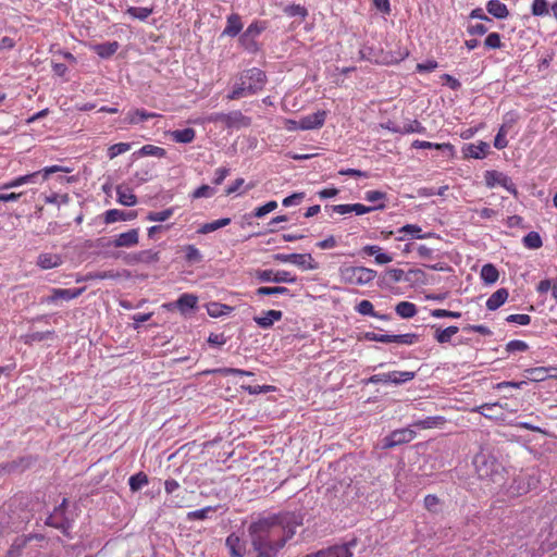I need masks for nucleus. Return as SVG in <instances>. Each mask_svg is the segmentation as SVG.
Instances as JSON below:
<instances>
[{"label": "nucleus", "instance_id": "obj_34", "mask_svg": "<svg viewBox=\"0 0 557 557\" xmlns=\"http://www.w3.org/2000/svg\"><path fill=\"white\" fill-rule=\"evenodd\" d=\"M387 128L394 133H400V134H411V133L421 134L425 131V127L418 120H412L409 123L405 124L403 127L387 126Z\"/></svg>", "mask_w": 557, "mask_h": 557}, {"label": "nucleus", "instance_id": "obj_10", "mask_svg": "<svg viewBox=\"0 0 557 557\" xmlns=\"http://www.w3.org/2000/svg\"><path fill=\"white\" fill-rule=\"evenodd\" d=\"M256 277L260 282H274V283H295L297 277L290 272L285 270H258L256 271Z\"/></svg>", "mask_w": 557, "mask_h": 557}, {"label": "nucleus", "instance_id": "obj_40", "mask_svg": "<svg viewBox=\"0 0 557 557\" xmlns=\"http://www.w3.org/2000/svg\"><path fill=\"white\" fill-rule=\"evenodd\" d=\"M481 277L485 283L493 284L498 280L499 273L493 264L487 263L481 269Z\"/></svg>", "mask_w": 557, "mask_h": 557}, {"label": "nucleus", "instance_id": "obj_33", "mask_svg": "<svg viewBox=\"0 0 557 557\" xmlns=\"http://www.w3.org/2000/svg\"><path fill=\"white\" fill-rule=\"evenodd\" d=\"M397 233H406L410 238H430L433 236V233H422V228L417 224H406L403 227L398 228Z\"/></svg>", "mask_w": 557, "mask_h": 557}, {"label": "nucleus", "instance_id": "obj_57", "mask_svg": "<svg viewBox=\"0 0 557 557\" xmlns=\"http://www.w3.org/2000/svg\"><path fill=\"white\" fill-rule=\"evenodd\" d=\"M484 46L487 49H499L503 46L500 35L498 33H490L484 40Z\"/></svg>", "mask_w": 557, "mask_h": 557}, {"label": "nucleus", "instance_id": "obj_39", "mask_svg": "<svg viewBox=\"0 0 557 557\" xmlns=\"http://www.w3.org/2000/svg\"><path fill=\"white\" fill-rule=\"evenodd\" d=\"M153 13V8L146 7H128L126 10V14H128L133 18H137L139 21L147 20Z\"/></svg>", "mask_w": 557, "mask_h": 557}, {"label": "nucleus", "instance_id": "obj_19", "mask_svg": "<svg viewBox=\"0 0 557 557\" xmlns=\"http://www.w3.org/2000/svg\"><path fill=\"white\" fill-rule=\"evenodd\" d=\"M242 17L238 13H232L227 16L226 26L222 33V35L235 37L243 29Z\"/></svg>", "mask_w": 557, "mask_h": 557}, {"label": "nucleus", "instance_id": "obj_21", "mask_svg": "<svg viewBox=\"0 0 557 557\" xmlns=\"http://www.w3.org/2000/svg\"><path fill=\"white\" fill-rule=\"evenodd\" d=\"M39 176V173L33 172L26 175H21L17 177L12 178L9 182L3 183L0 185V190H7L15 187H20L25 184H34L36 183V178Z\"/></svg>", "mask_w": 557, "mask_h": 557}, {"label": "nucleus", "instance_id": "obj_49", "mask_svg": "<svg viewBox=\"0 0 557 557\" xmlns=\"http://www.w3.org/2000/svg\"><path fill=\"white\" fill-rule=\"evenodd\" d=\"M129 149H131L129 143H119V144L111 145L108 148V157H109V159L112 160V159L116 158L117 156L127 152Z\"/></svg>", "mask_w": 557, "mask_h": 557}, {"label": "nucleus", "instance_id": "obj_45", "mask_svg": "<svg viewBox=\"0 0 557 557\" xmlns=\"http://www.w3.org/2000/svg\"><path fill=\"white\" fill-rule=\"evenodd\" d=\"M148 482L149 480L147 474L145 472H138L129 478L128 485L133 492H137L143 486L147 485Z\"/></svg>", "mask_w": 557, "mask_h": 557}, {"label": "nucleus", "instance_id": "obj_58", "mask_svg": "<svg viewBox=\"0 0 557 557\" xmlns=\"http://www.w3.org/2000/svg\"><path fill=\"white\" fill-rule=\"evenodd\" d=\"M52 334H53L52 331L33 332V333L26 334L24 336V342H25V344H32L34 342H41V341L47 339Z\"/></svg>", "mask_w": 557, "mask_h": 557}, {"label": "nucleus", "instance_id": "obj_4", "mask_svg": "<svg viewBox=\"0 0 557 557\" xmlns=\"http://www.w3.org/2000/svg\"><path fill=\"white\" fill-rule=\"evenodd\" d=\"M341 278L351 285H366L376 277V271L366 267H342Z\"/></svg>", "mask_w": 557, "mask_h": 557}, {"label": "nucleus", "instance_id": "obj_35", "mask_svg": "<svg viewBox=\"0 0 557 557\" xmlns=\"http://www.w3.org/2000/svg\"><path fill=\"white\" fill-rule=\"evenodd\" d=\"M233 310V307L216 301L210 302L207 306L208 314L212 318H219L222 315L230 314Z\"/></svg>", "mask_w": 557, "mask_h": 557}, {"label": "nucleus", "instance_id": "obj_43", "mask_svg": "<svg viewBox=\"0 0 557 557\" xmlns=\"http://www.w3.org/2000/svg\"><path fill=\"white\" fill-rule=\"evenodd\" d=\"M185 260L188 263H199L202 261V255L195 245H186L183 247Z\"/></svg>", "mask_w": 557, "mask_h": 557}, {"label": "nucleus", "instance_id": "obj_7", "mask_svg": "<svg viewBox=\"0 0 557 557\" xmlns=\"http://www.w3.org/2000/svg\"><path fill=\"white\" fill-rule=\"evenodd\" d=\"M274 260L283 263H293L302 270H315L318 263L310 253H276Z\"/></svg>", "mask_w": 557, "mask_h": 557}, {"label": "nucleus", "instance_id": "obj_18", "mask_svg": "<svg viewBox=\"0 0 557 557\" xmlns=\"http://www.w3.org/2000/svg\"><path fill=\"white\" fill-rule=\"evenodd\" d=\"M137 218L136 211H122L119 209H110L104 213V222L107 224L115 223L119 221H131Z\"/></svg>", "mask_w": 557, "mask_h": 557}, {"label": "nucleus", "instance_id": "obj_24", "mask_svg": "<svg viewBox=\"0 0 557 557\" xmlns=\"http://www.w3.org/2000/svg\"><path fill=\"white\" fill-rule=\"evenodd\" d=\"M116 197L117 202L126 207H133L137 203L136 195L129 187L124 185H119L116 187Z\"/></svg>", "mask_w": 557, "mask_h": 557}, {"label": "nucleus", "instance_id": "obj_63", "mask_svg": "<svg viewBox=\"0 0 557 557\" xmlns=\"http://www.w3.org/2000/svg\"><path fill=\"white\" fill-rule=\"evenodd\" d=\"M137 259L141 262L152 263L159 261V252L153 250L140 251Z\"/></svg>", "mask_w": 557, "mask_h": 557}, {"label": "nucleus", "instance_id": "obj_2", "mask_svg": "<svg viewBox=\"0 0 557 557\" xmlns=\"http://www.w3.org/2000/svg\"><path fill=\"white\" fill-rule=\"evenodd\" d=\"M265 83L267 75L262 70L258 67L245 70L239 74L232 91L226 98L228 100H236L256 95L264 88Z\"/></svg>", "mask_w": 557, "mask_h": 557}, {"label": "nucleus", "instance_id": "obj_61", "mask_svg": "<svg viewBox=\"0 0 557 557\" xmlns=\"http://www.w3.org/2000/svg\"><path fill=\"white\" fill-rule=\"evenodd\" d=\"M276 208H277V202L274 201V200H271V201L267 202L265 205L256 208L255 212H253V215L256 218H262L265 214H268V213L272 212L273 210H275Z\"/></svg>", "mask_w": 557, "mask_h": 557}, {"label": "nucleus", "instance_id": "obj_41", "mask_svg": "<svg viewBox=\"0 0 557 557\" xmlns=\"http://www.w3.org/2000/svg\"><path fill=\"white\" fill-rule=\"evenodd\" d=\"M548 372H549V369L545 368V367H537V368H531V369L525 370L527 377L533 382L544 381L546 377L549 376Z\"/></svg>", "mask_w": 557, "mask_h": 557}, {"label": "nucleus", "instance_id": "obj_30", "mask_svg": "<svg viewBox=\"0 0 557 557\" xmlns=\"http://www.w3.org/2000/svg\"><path fill=\"white\" fill-rule=\"evenodd\" d=\"M356 311L359 313V314H362V315H370V317H373V318H376V319H380V320H388L389 317L387 314H380L379 312H376L374 310V307L372 305V302L370 300H361L357 306H356Z\"/></svg>", "mask_w": 557, "mask_h": 557}, {"label": "nucleus", "instance_id": "obj_47", "mask_svg": "<svg viewBox=\"0 0 557 557\" xmlns=\"http://www.w3.org/2000/svg\"><path fill=\"white\" fill-rule=\"evenodd\" d=\"M419 342V335L414 333L391 335V343H397L401 345H413Z\"/></svg>", "mask_w": 557, "mask_h": 557}, {"label": "nucleus", "instance_id": "obj_11", "mask_svg": "<svg viewBox=\"0 0 557 557\" xmlns=\"http://www.w3.org/2000/svg\"><path fill=\"white\" fill-rule=\"evenodd\" d=\"M85 287L81 288H52L51 294L44 299V302L55 304L58 300H72L79 297L84 292Z\"/></svg>", "mask_w": 557, "mask_h": 557}, {"label": "nucleus", "instance_id": "obj_48", "mask_svg": "<svg viewBox=\"0 0 557 557\" xmlns=\"http://www.w3.org/2000/svg\"><path fill=\"white\" fill-rule=\"evenodd\" d=\"M531 12L534 16H546L549 13L547 0H533Z\"/></svg>", "mask_w": 557, "mask_h": 557}, {"label": "nucleus", "instance_id": "obj_13", "mask_svg": "<svg viewBox=\"0 0 557 557\" xmlns=\"http://www.w3.org/2000/svg\"><path fill=\"white\" fill-rule=\"evenodd\" d=\"M139 240V232L137 228H132L125 233H121L115 236L113 240V246L116 248L121 247H134L138 244Z\"/></svg>", "mask_w": 557, "mask_h": 557}, {"label": "nucleus", "instance_id": "obj_22", "mask_svg": "<svg viewBox=\"0 0 557 557\" xmlns=\"http://www.w3.org/2000/svg\"><path fill=\"white\" fill-rule=\"evenodd\" d=\"M412 147L417 149H437L444 152L447 151L449 157H454L455 154V148L449 143L436 144L417 139L412 143Z\"/></svg>", "mask_w": 557, "mask_h": 557}, {"label": "nucleus", "instance_id": "obj_8", "mask_svg": "<svg viewBox=\"0 0 557 557\" xmlns=\"http://www.w3.org/2000/svg\"><path fill=\"white\" fill-rule=\"evenodd\" d=\"M416 431L409 428L394 430L383 440V448L391 449L395 446L409 443L416 437Z\"/></svg>", "mask_w": 557, "mask_h": 557}, {"label": "nucleus", "instance_id": "obj_20", "mask_svg": "<svg viewBox=\"0 0 557 557\" xmlns=\"http://www.w3.org/2000/svg\"><path fill=\"white\" fill-rule=\"evenodd\" d=\"M37 265L42 270H49L62 264V258L58 253L45 252L37 258Z\"/></svg>", "mask_w": 557, "mask_h": 557}, {"label": "nucleus", "instance_id": "obj_60", "mask_svg": "<svg viewBox=\"0 0 557 557\" xmlns=\"http://www.w3.org/2000/svg\"><path fill=\"white\" fill-rule=\"evenodd\" d=\"M284 12L285 14H287L288 16H296V15H299L301 16L302 18H306L307 15H308V11L305 7L300 5V4H290V5H287L285 9H284Z\"/></svg>", "mask_w": 557, "mask_h": 557}, {"label": "nucleus", "instance_id": "obj_38", "mask_svg": "<svg viewBox=\"0 0 557 557\" xmlns=\"http://www.w3.org/2000/svg\"><path fill=\"white\" fill-rule=\"evenodd\" d=\"M230 223H231L230 218H223V219H219V220H215V221H212L209 223H205L200 226V228L198 230V233L199 234H209L211 232H214L221 227L228 225Z\"/></svg>", "mask_w": 557, "mask_h": 557}, {"label": "nucleus", "instance_id": "obj_9", "mask_svg": "<svg viewBox=\"0 0 557 557\" xmlns=\"http://www.w3.org/2000/svg\"><path fill=\"white\" fill-rule=\"evenodd\" d=\"M484 178L486 186L490 188L499 185L515 196L518 194L517 187L513 184L512 180L504 173L497 171H486Z\"/></svg>", "mask_w": 557, "mask_h": 557}, {"label": "nucleus", "instance_id": "obj_1", "mask_svg": "<svg viewBox=\"0 0 557 557\" xmlns=\"http://www.w3.org/2000/svg\"><path fill=\"white\" fill-rule=\"evenodd\" d=\"M302 524V517L293 511L259 516L248 527L257 557H276Z\"/></svg>", "mask_w": 557, "mask_h": 557}, {"label": "nucleus", "instance_id": "obj_6", "mask_svg": "<svg viewBox=\"0 0 557 557\" xmlns=\"http://www.w3.org/2000/svg\"><path fill=\"white\" fill-rule=\"evenodd\" d=\"M67 499L54 508L53 512L47 518L46 524L60 530L64 535L70 536L71 521L65 517Z\"/></svg>", "mask_w": 557, "mask_h": 557}, {"label": "nucleus", "instance_id": "obj_44", "mask_svg": "<svg viewBox=\"0 0 557 557\" xmlns=\"http://www.w3.org/2000/svg\"><path fill=\"white\" fill-rule=\"evenodd\" d=\"M522 242H523L524 247H527L529 249H539L543 246V240H542L541 235L534 231L528 233L523 237Z\"/></svg>", "mask_w": 557, "mask_h": 557}, {"label": "nucleus", "instance_id": "obj_62", "mask_svg": "<svg viewBox=\"0 0 557 557\" xmlns=\"http://www.w3.org/2000/svg\"><path fill=\"white\" fill-rule=\"evenodd\" d=\"M506 321L509 323H516L519 325H529L531 322V317L525 313H515L510 314L506 318Z\"/></svg>", "mask_w": 557, "mask_h": 557}, {"label": "nucleus", "instance_id": "obj_36", "mask_svg": "<svg viewBox=\"0 0 557 557\" xmlns=\"http://www.w3.org/2000/svg\"><path fill=\"white\" fill-rule=\"evenodd\" d=\"M396 313L403 319H410L417 314V307L410 301H400L396 305Z\"/></svg>", "mask_w": 557, "mask_h": 557}, {"label": "nucleus", "instance_id": "obj_27", "mask_svg": "<svg viewBox=\"0 0 557 557\" xmlns=\"http://www.w3.org/2000/svg\"><path fill=\"white\" fill-rule=\"evenodd\" d=\"M362 252L368 256H374L377 264H386L393 261V257L382 252V248L376 245H367L362 248Z\"/></svg>", "mask_w": 557, "mask_h": 557}, {"label": "nucleus", "instance_id": "obj_25", "mask_svg": "<svg viewBox=\"0 0 557 557\" xmlns=\"http://www.w3.org/2000/svg\"><path fill=\"white\" fill-rule=\"evenodd\" d=\"M434 330V339L438 344H446L451 341V337L456 335L459 331L458 326L450 325L446 329H441L440 326L432 325L431 326Z\"/></svg>", "mask_w": 557, "mask_h": 557}, {"label": "nucleus", "instance_id": "obj_32", "mask_svg": "<svg viewBox=\"0 0 557 557\" xmlns=\"http://www.w3.org/2000/svg\"><path fill=\"white\" fill-rule=\"evenodd\" d=\"M416 377L414 371H389L388 379L389 383L400 385L407 383Z\"/></svg>", "mask_w": 557, "mask_h": 557}, {"label": "nucleus", "instance_id": "obj_3", "mask_svg": "<svg viewBox=\"0 0 557 557\" xmlns=\"http://www.w3.org/2000/svg\"><path fill=\"white\" fill-rule=\"evenodd\" d=\"M36 541H44L42 534H22L14 539L3 557H37L38 550L30 548V543Z\"/></svg>", "mask_w": 557, "mask_h": 557}, {"label": "nucleus", "instance_id": "obj_53", "mask_svg": "<svg viewBox=\"0 0 557 557\" xmlns=\"http://www.w3.org/2000/svg\"><path fill=\"white\" fill-rule=\"evenodd\" d=\"M364 199L373 203H385L387 194L381 190H368L364 193Z\"/></svg>", "mask_w": 557, "mask_h": 557}, {"label": "nucleus", "instance_id": "obj_59", "mask_svg": "<svg viewBox=\"0 0 557 557\" xmlns=\"http://www.w3.org/2000/svg\"><path fill=\"white\" fill-rule=\"evenodd\" d=\"M242 388L248 392L250 395L269 393L275 389V387L272 385H242Z\"/></svg>", "mask_w": 557, "mask_h": 557}, {"label": "nucleus", "instance_id": "obj_28", "mask_svg": "<svg viewBox=\"0 0 557 557\" xmlns=\"http://www.w3.org/2000/svg\"><path fill=\"white\" fill-rule=\"evenodd\" d=\"M170 137L175 143L189 144L195 140L196 131L190 127H187L184 129H175V131L170 132Z\"/></svg>", "mask_w": 557, "mask_h": 557}, {"label": "nucleus", "instance_id": "obj_50", "mask_svg": "<svg viewBox=\"0 0 557 557\" xmlns=\"http://www.w3.org/2000/svg\"><path fill=\"white\" fill-rule=\"evenodd\" d=\"M385 203H379L374 206H364L362 203H352V212H355L357 215H362L375 210H383L385 209Z\"/></svg>", "mask_w": 557, "mask_h": 557}, {"label": "nucleus", "instance_id": "obj_31", "mask_svg": "<svg viewBox=\"0 0 557 557\" xmlns=\"http://www.w3.org/2000/svg\"><path fill=\"white\" fill-rule=\"evenodd\" d=\"M198 297L194 294H182L177 298L178 310L185 314L187 311L193 310L197 307Z\"/></svg>", "mask_w": 557, "mask_h": 557}, {"label": "nucleus", "instance_id": "obj_54", "mask_svg": "<svg viewBox=\"0 0 557 557\" xmlns=\"http://www.w3.org/2000/svg\"><path fill=\"white\" fill-rule=\"evenodd\" d=\"M174 214V208H168L163 211L159 212H150L147 215V220L154 222H164L169 220Z\"/></svg>", "mask_w": 557, "mask_h": 557}, {"label": "nucleus", "instance_id": "obj_29", "mask_svg": "<svg viewBox=\"0 0 557 557\" xmlns=\"http://www.w3.org/2000/svg\"><path fill=\"white\" fill-rule=\"evenodd\" d=\"M446 423V419L443 416L428 417L423 420L414 421L411 426L417 429H435L442 428Z\"/></svg>", "mask_w": 557, "mask_h": 557}, {"label": "nucleus", "instance_id": "obj_51", "mask_svg": "<svg viewBox=\"0 0 557 557\" xmlns=\"http://www.w3.org/2000/svg\"><path fill=\"white\" fill-rule=\"evenodd\" d=\"M508 129L505 125H502L494 138V147L496 149H504L508 146V140L506 138Z\"/></svg>", "mask_w": 557, "mask_h": 557}, {"label": "nucleus", "instance_id": "obj_5", "mask_svg": "<svg viewBox=\"0 0 557 557\" xmlns=\"http://www.w3.org/2000/svg\"><path fill=\"white\" fill-rule=\"evenodd\" d=\"M206 120L209 123H221L227 128L248 127L251 124L250 117L244 115L240 111L212 113Z\"/></svg>", "mask_w": 557, "mask_h": 557}, {"label": "nucleus", "instance_id": "obj_64", "mask_svg": "<svg viewBox=\"0 0 557 557\" xmlns=\"http://www.w3.org/2000/svg\"><path fill=\"white\" fill-rule=\"evenodd\" d=\"M528 348H529L528 344L520 339L510 341L506 345V350L508 352L525 351V350H528Z\"/></svg>", "mask_w": 557, "mask_h": 557}, {"label": "nucleus", "instance_id": "obj_12", "mask_svg": "<svg viewBox=\"0 0 557 557\" xmlns=\"http://www.w3.org/2000/svg\"><path fill=\"white\" fill-rule=\"evenodd\" d=\"M326 119V111L320 110L312 114L302 116L298 121L299 129H317L324 125Z\"/></svg>", "mask_w": 557, "mask_h": 557}, {"label": "nucleus", "instance_id": "obj_16", "mask_svg": "<svg viewBox=\"0 0 557 557\" xmlns=\"http://www.w3.org/2000/svg\"><path fill=\"white\" fill-rule=\"evenodd\" d=\"M490 150V145L485 141H479L478 144L467 145L462 152L465 158L483 159L486 157Z\"/></svg>", "mask_w": 557, "mask_h": 557}, {"label": "nucleus", "instance_id": "obj_37", "mask_svg": "<svg viewBox=\"0 0 557 557\" xmlns=\"http://www.w3.org/2000/svg\"><path fill=\"white\" fill-rule=\"evenodd\" d=\"M117 49H119L117 41L98 44L94 47L95 52L100 58H110L117 51Z\"/></svg>", "mask_w": 557, "mask_h": 557}, {"label": "nucleus", "instance_id": "obj_26", "mask_svg": "<svg viewBox=\"0 0 557 557\" xmlns=\"http://www.w3.org/2000/svg\"><path fill=\"white\" fill-rule=\"evenodd\" d=\"M509 293L506 288H499L494 292L486 300V308L491 311L498 309L508 299Z\"/></svg>", "mask_w": 557, "mask_h": 557}, {"label": "nucleus", "instance_id": "obj_42", "mask_svg": "<svg viewBox=\"0 0 557 557\" xmlns=\"http://www.w3.org/2000/svg\"><path fill=\"white\" fill-rule=\"evenodd\" d=\"M138 153L143 157H156V158H164L166 156V151L164 148L154 146V145H145L143 146Z\"/></svg>", "mask_w": 557, "mask_h": 557}, {"label": "nucleus", "instance_id": "obj_15", "mask_svg": "<svg viewBox=\"0 0 557 557\" xmlns=\"http://www.w3.org/2000/svg\"><path fill=\"white\" fill-rule=\"evenodd\" d=\"M283 318V312L280 310H268L263 312V315L261 317H255L253 321L261 329H270L273 326V324Z\"/></svg>", "mask_w": 557, "mask_h": 557}, {"label": "nucleus", "instance_id": "obj_23", "mask_svg": "<svg viewBox=\"0 0 557 557\" xmlns=\"http://www.w3.org/2000/svg\"><path fill=\"white\" fill-rule=\"evenodd\" d=\"M486 11L498 20H505L509 16V10L505 3L499 0H488Z\"/></svg>", "mask_w": 557, "mask_h": 557}, {"label": "nucleus", "instance_id": "obj_56", "mask_svg": "<svg viewBox=\"0 0 557 557\" xmlns=\"http://www.w3.org/2000/svg\"><path fill=\"white\" fill-rule=\"evenodd\" d=\"M264 29V26H262L259 22L251 23L247 29L242 34L243 40H246L247 38H256L258 37Z\"/></svg>", "mask_w": 557, "mask_h": 557}, {"label": "nucleus", "instance_id": "obj_17", "mask_svg": "<svg viewBox=\"0 0 557 557\" xmlns=\"http://www.w3.org/2000/svg\"><path fill=\"white\" fill-rule=\"evenodd\" d=\"M157 116H160V115L154 112H148L145 109H134V110H129L126 113L124 121L129 125H135V124H138L140 122H144L149 119L157 117Z\"/></svg>", "mask_w": 557, "mask_h": 557}, {"label": "nucleus", "instance_id": "obj_55", "mask_svg": "<svg viewBox=\"0 0 557 557\" xmlns=\"http://www.w3.org/2000/svg\"><path fill=\"white\" fill-rule=\"evenodd\" d=\"M58 172L70 173V172H72V169L62 166V165H51V166H46L40 171H37V173H39V176L41 175L42 181L48 180L50 174L58 173Z\"/></svg>", "mask_w": 557, "mask_h": 557}, {"label": "nucleus", "instance_id": "obj_14", "mask_svg": "<svg viewBox=\"0 0 557 557\" xmlns=\"http://www.w3.org/2000/svg\"><path fill=\"white\" fill-rule=\"evenodd\" d=\"M225 545L230 550L231 557H244L246 554L245 541L235 533L226 537Z\"/></svg>", "mask_w": 557, "mask_h": 557}, {"label": "nucleus", "instance_id": "obj_52", "mask_svg": "<svg viewBox=\"0 0 557 557\" xmlns=\"http://www.w3.org/2000/svg\"><path fill=\"white\" fill-rule=\"evenodd\" d=\"M213 511H214V508L211 506H208V507H205V508H201L198 510L189 511L187 513L186 518L188 521L205 520L208 518L209 513L213 512Z\"/></svg>", "mask_w": 557, "mask_h": 557}, {"label": "nucleus", "instance_id": "obj_46", "mask_svg": "<svg viewBox=\"0 0 557 557\" xmlns=\"http://www.w3.org/2000/svg\"><path fill=\"white\" fill-rule=\"evenodd\" d=\"M258 296L289 295V289L283 286H261L256 289Z\"/></svg>", "mask_w": 557, "mask_h": 557}]
</instances>
